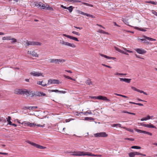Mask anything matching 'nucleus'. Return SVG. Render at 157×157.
Here are the masks:
<instances>
[{
    "label": "nucleus",
    "mask_w": 157,
    "mask_h": 157,
    "mask_svg": "<svg viewBox=\"0 0 157 157\" xmlns=\"http://www.w3.org/2000/svg\"><path fill=\"white\" fill-rule=\"evenodd\" d=\"M41 5H42V3H37L36 4V6L38 7H39L41 6Z\"/></svg>",
    "instance_id": "57"
},
{
    "label": "nucleus",
    "mask_w": 157,
    "mask_h": 157,
    "mask_svg": "<svg viewBox=\"0 0 157 157\" xmlns=\"http://www.w3.org/2000/svg\"><path fill=\"white\" fill-rule=\"evenodd\" d=\"M112 127H116V126H118L119 127H120V128H122V127H123L121 126V124H113L112 125Z\"/></svg>",
    "instance_id": "36"
},
{
    "label": "nucleus",
    "mask_w": 157,
    "mask_h": 157,
    "mask_svg": "<svg viewBox=\"0 0 157 157\" xmlns=\"http://www.w3.org/2000/svg\"><path fill=\"white\" fill-rule=\"evenodd\" d=\"M135 56H136V57H137V58H140V59H144V58H142V57H141L140 56L138 55L137 54H135Z\"/></svg>",
    "instance_id": "61"
},
{
    "label": "nucleus",
    "mask_w": 157,
    "mask_h": 157,
    "mask_svg": "<svg viewBox=\"0 0 157 157\" xmlns=\"http://www.w3.org/2000/svg\"><path fill=\"white\" fill-rule=\"evenodd\" d=\"M114 75H126V74H124V73H119L118 72H115L114 73Z\"/></svg>",
    "instance_id": "33"
},
{
    "label": "nucleus",
    "mask_w": 157,
    "mask_h": 157,
    "mask_svg": "<svg viewBox=\"0 0 157 157\" xmlns=\"http://www.w3.org/2000/svg\"><path fill=\"white\" fill-rule=\"evenodd\" d=\"M83 113H82V114H83L84 115H86L87 113L90 114H92V113L90 110L88 112H83Z\"/></svg>",
    "instance_id": "55"
},
{
    "label": "nucleus",
    "mask_w": 157,
    "mask_h": 157,
    "mask_svg": "<svg viewBox=\"0 0 157 157\" xmlns=\"http://www.w3.org/2000/svg\"><path fill=\"white\" fill-rule=\"evenodd\" d=\"M10 40H11V43L12 44H13L17 42V40L16 39L12 38L11 36V37Z\"/></svg>",
    "instance_id": "28"
},
{
    "label": "nucleus",
    "mask_w": 157,
    "mask_h": 157,
    "mask_svg": "<svg viewBox=\"0 0 157 157\" xmlns=\"http://www.w3.org/2000/svg\"><path fill=\"white\" fill-rule=\"evenodd\" d=\"M98 99L102 100L103 101H109L110 100L107 98L105 96H98V98H97Z\"/></svg>",
    "instance_id": "17"
},
{
    "label": "nucleus",
    "mask_w": 157,
    "mask_h": 157,
    "mask_svg": "<svg viewBox=\"0 0 157 157\" xmlns=\"http://www.w3.org/2000/svg\"><path fill=\"white\" fill-rule=\"evenodd\" d=\"M124 140H129L132 141H133L134 140V139L133 138H125L124 139Z\"/></svg>",
    "instance_id": "54"
},
{
    "label": "nucleus",
    "mask_w": 157,
    "mask_h": 157,
    "mask_svg": "<svg viewBox=\"0 0 157 157\" xmlns=\"http://www.w3.org/2000/svg\"><path fill=\"white\" fill-rule=\"evenodd\" d=\"M76 12L78 14H81L84 15H86V13L82 12V11L79 10H77Z\"/></svg>",
    "instance_id": "30"
},
{
    "label": "nucleus",
    "mask_w": 157,
    "mask_h": 157,
    "mask_svg": "<svg viewBox=\"0 0 157 157\" xmlns=\"http://www.w3.org/2000/svg\"><path fill=\"white\" fill-rule=\"evenodd\" d=\"M65 1L74 3H76V0H66Z\"/></svg>",
    "instance_id": "49"
},
{
    "label": "nucleus",
    "mask_w": 157,
    "mask_h": 157,
    "mask_svg": "<svg viewBox=\"0 0 157 157\" xmlns=\"http://www.w3.org/2000/svg\"><path fill=\"white\" fill-rule=\"evenodd\" d=\"M129 157H134L135 155L134 152H130L128 154Z\"/></svg>",
    "instance_id": "35"
},
{
    "label": "nucleus",
    "mask_w": 157,
    "mask_h": 157,
    "mask_svg": "<svg viewBox=\"0 0 157 157\" xmlns=\"http://www.w3.org/2000/svg\"><path fill=\"white\" fill-rule=\"evenodd\" d=\"M21 124H23L25 126H28L30 127H34L35 126H37L38 127H44L45 124L40 125L38 124H36L35 123H31L29 121H25L21 123Z\"/></svg>",
    "instance_id": "2"
},
{
    "label": "nucleus",
    "mask_w": 157,
    "mask_h": 157,
    "mask_svg": "<svg viewBox=\"0 0 157 157\" xmlns=\"http://www.w3.org/2000/svg\"><path fill=\"white\" fill-rule=\"evenodd\" d=\"M143 38L142 39L138 38V40H141V41H144V40H145V39H147L148 40L150 41H155L156 40L155 39L150 38L145 36H143Z\"/></svg>",
    "instance_id": "9"
},
{
    "label": "nucleus",
    "mask_w": 157,
    "mask_h": 157,
    "mask_svg": "<svg viewBox=\"0 0 157 157\" xmlns=\"http://www.w3.org/2000/svg\"><path fill=\"white\" fill-rule=\"evenodd\" d=\"M29 95H31L32 96H34L35 95V92L33 91H31L30 92L29 91Z\"/></svg>",
    "instance_id": "46"
},
{
    "label": "nucleus",
    "mask_w": 157,
    "mask_h": 157,
    "mask_svg": "<svg viewBox=\"0 0 157 157\" xmlns=\"http://www.w3.org/2000/svg\"><path fill=\"white\" fill-rule=\"evenodd\" d=\"M85 120H94V119L91 117H86L85 118Z\"/></svg>",
    "instance_id": "45"
},
{
    "label": "nucleus",
    "mask_w": 157,
    "mask_h": 157,
    "mask_svg": "<svg viewBox=\"0 0 157 157\" xmlns=\"http://www.w3.org/2000/svg\"><path fill=\"white\" fill-rule=\"evenodd\" d=\"M82 113H83V112H81L80 113H79L78 112H76L74 113V115L78 116L79 115H81V114H82Z\"/></svg>",
    "instance_id": "43"
},
{
    "label": "nucleus",
    "mask_w": 157,
    "mask_h": 157,
    "mask_svg": "<svg viewBox=\"0 0 157 157\" xmlns=\"http://www.w3.org/2000/svg\"><path fill=\"white\" fill-rule=\"evenodd\" d=\"M135 130L136 131L140 133H144V131L143 130H141L140 129H135Z\"/></svg>",
    "instance_id": "42"
},
{
    "label": "nucleus",
    "mask_w": 157,
    "mask_h": 157,
    "mask_svg": "<svg viewBox=\"0 0 157 157\" xmlns=\"http://www.w3.org/2000/svg\"><path fill=\"white\" fill-rule=\"evenodd\" d=\"M71 155L75 156H84V151H76L71 152Z\"/></svg>",
    "instance_id": "5"
},
{
    "label": "nucleus",
    "mask_w": 157,
    "mask_h": 157,
    "mask_svg": "<svg viewBox=\"0 0 157 157\" xmlns=\"http://www.w3.org/2000/svg\"><path fill=\"white\" fill-rule=\"evenodd\" d=\"M11 36H4L2 37V40H10V38Z\"/></svg>",
    "instance_id": "23"
},
{
    "label": "nucleus",
    "mask_w": 157,
    "mask_h": 157,
    "mask_svg": "<svg viewBox=\"0 0 157 157\" xmlns=\"http://www.w3.org/2000/svg\"><path fill=\"white\" fill-rule=\"evenodd\" d=\"M100 55L101 56L103 57H105V58H107V59H113V60L114 59H116L115 58L111 57H110V56H107L106 55H103V54H100Z\"/></svg>",
    "instance_id": "21"
},
{
    "label": "nucleus",
    "mask_w": 157,
    "mask_h": 157,
    "mask_svg": "<svg viewBox=\"0 0 157 157\" xmlns=\"http://www.w3.org/2000/svg\"><path fill=\"white\" fill-rule=\"evenodd\" d=\"M36 95L37 96H45L46 95V94L43 92H37L36 93Z\"/></svg>",
    "instance_id": "19"
},
{
    "label": "nucleus",
    "mask_w": 157,
    "mask_h": 157,
    "mask_svg": "<svg viewBox=\"0 0 157 157\" xmlns=\"http://www.w3.org/2000/svg\"><path fill=\"white\" fill-rule=\"evenodd\" d=\"M82 3L84 5H86L87 6H90L91 7H93V5H91L89 3H85V2H82Z\"/></svg>",
    "instance_id": "40"
},
{
    "label": "nucleus",
    "mask_w": 157,
    "mask_h": 157,
    "mask_svg": "<svg viewBox=\"0 0 157 157\" xmlns=\"http://www.w3.org/2000/svg\"><path fill=\"white\" fill-rule=\"evenodd\" d=\"M11 120V117L10 116H8L7 118V121L8 122L11 121L10 120Z\"/></svg>",
    "instance_id": "58"
},
{
    "label": "nucleus",
    "mask_w": 157,
    "mask_h": 157,
    "mask_svg": "<svg viewBox=\"0 0 157 157\" xmlns=\"http://www.w3.org/2000/svg\"><path fill=\"white\" fill-rule=\"evenodd\" d=\"M30 75L38 77L42 76V74L39 72L33 71L30 73Z\"/></svg>",
    "instance_id": "13"
},
{
    "label": "nucleus",
    "mask_w": 157,
    "mask_h": 157,
    "mask_svg": "<svg viewBox=\"0 0 157 157\" xmlns=\"http://www.w3.org/2000/svg\"><path fill=\"white\" fill-rule=\"evenodd\" d=\"M30 44H31V45L40 46L41 45V43L36 41H30Z\"/></svg>",
    "instance_id": "18"
},
{
    "label": "nucleus",
    "mask_w": 157,
    "mask_h": 157,
    "mask_svg": "<svg viewBox=\"0 0 157 157\" xmlns=\"http://www.w3.org/2000/svg\"><path fill=\"white\" fill-rule=\"evenodd\" d=\"M63 35L64 36L66 37H67L70 38V39H72L73 40H74L75 41H79V40H78V38L76 37L71 36H69L68 35H67L65 34H63Z\"/></svg>",
    "instance_id": "12"
},
{
    "label": "nucleus",
    "mask_w": 157,
    "mask_h": 157,
    "mask_svg": "<svg viewBox=\"0 0 157 157\" xmlns=\"http://www.w3.org/2000/svg\"><path fill=\"white\" fill-rule=\"evenodd\" d=\"M50 91L52 92H59V90H51Z\"/></svg>",
    "instance_id": "59"
},
{
    "label": "nucleus",
    "mask_w": 157,
    "mask_h": 157,
    "mask_svg": "<svg viewBox=\"0 0 157 157\" xmlns=\"http://www.w3.org/2000/svg\"><path fill=\"white\" fill-rule=\"evenodd\" d=\"M121 112L122 113H128V114H132V115H135V113L128 112L127 111H123Z\"/></svg>",
    "instance_id": "41"
},
{
    "label": "nucleus",
    "mask_w": 157,
    "mask_h": 157,
    "mask_svg": "<svg viewBox=\"0 0 157 157\" xmlns=\"http://www.w3.org/2000/svg\"><path fill=\"white\" fill-rule=\"evenodd\" d=\"M97 32L98 33H101L105 34H109V33H108V32H105V31H103V30H101V29H99L98 31Z\"/></svg>",
    "instance_id": "27"
},
{
    "label": "nucleus",
    "mask_w": 157,
    "mask_h": 157,
    "mask_svg": "<svg viewBox=\"0 0 157 157\" xmlns=\"http://www.w3.org/2000/svg\"><path fill=\"white\" fill-rule=\"evenodd\" d=\"M134 153H135V155H140L143 156H145L146 155H145V154H142L141 153L137 152H134Z\"/></svg>",
    "instance_id": "37"
},
{
    "label": "nucleus",
    "mask_w": 157,
    "mask_h": 157,
    "mask_svg": "<svg viewBox=\"0 0 157 157\" xmlns=\"http://www.w3.org/2000/svg\"><path fill=\"white\" fill-rule=\"evenodd\" d=\"M30 41H29L27 40L25 42V45L26 46H29L30 45H31V44H30Z\"/></svg>",
    "instance_id": "52"
},
{
    "label": "nucleus",
    "mask_w": 157,
    "mask_h": 157,
    "mask_svg": "<svg viewBox=\"0 0 157 157\" xmlns=\"http://www.w3.org/2000/svg\"><path fill=\"white\" fill-rule=\"evenodd\" d=\"M72 33L73 34H75L76 35L78 36L80 35V34L78 32H75V31H73L72 32Z\"/></svg>",
    "instance_id": "51"
},
{
    "label": "nucleus",
    "mask_w": 157,
    "mask_h": 157,
    "mask_svg": "<svg viewBox=\"0 0 157 157\" xmlns=\"http://www.w3.org/2000/svg\"><path fill=\"white\" fill-rule=\"evenodd\" d=\"M144 133L146 134L149 135L150 136H152V133H151L150 132H147V131H144Z\"/></svg>",
    "instance_id": "50"
},
{
    "label": "nucleus",
    "mask_w": 157,
    "mask_h": 157,
    "mask_svg": "<svg viewBox=\"0 0 157 157\" xmlns=\"http://www.w3.org/2000/svg\"><path fill=\"white\" fill-rule=\"evenodd\" d=\"M122 128L124 129L129 132H133V130L132 129H131L130 128H126L125 127H123Z\"/></svg>",
    "instance_id": "34"
},
{
    "label": "nucleus",
    "mask_w": 157,
    "mask_h": 157,
    "mask_svg": "<svg viewBox=\"0 0 157 157\" xmlns=\"http://www.w3.org/2000/svg\"><path fill=\"white\" fill-rule=\"evenodd\" d=\"M37 108V107L36 106H29L28 107V109L29 110H34V109Z\"/></svg>",
    "instance_id": "38"
},
{
    "label": "nucleus",
    "mask_w": 157,
    "mask_h": 157,
    "mask_svg": "<svg viewBox=\"0 0 157 157\" xmlns=\"http://www.w3.org/2000/svg\"><path fill=\"white\" fill-rule=\"evenodd\" d=\"M41 7L42 8V9H45L46 8V5H45L44 4H42L41 5Z\"/></svg>",
    "instance_id": "56"
},
{
    "label": "nucleus",
    "mask_w": 157,
    "mask_h": 157,
    "mask_svg": "<svg viewBox=\"0 0 157 157\" xmlns=\"http://www.w3.org/2000/svg\"><path fill=\"white\" fill-rule=\"evenodd\" d=\"M114 48L117 51L120 52L121 53L123 54L124 51H122V50H121L120 49H119V48H117L116 47H114Z\"/></svg>",
    "instance_id": "26"
},
{
    "label": "nucleus",
    "mask_w": 157,
    "mask_h": 157,
    "mask_svg": "<svg viewBox=\"0 0 157 157\" xmlns=\"http://www.w3.org/2000/svg\"><path fill=\"white\" fill-rule=\"evenodd\" d=\"M59 44L62 45L70 47L73 48H75L76 47V45L74 44L71 43L64 41H61V40H60L59 41Z\"/></svg>",
    "instance_id": "3"
},
{
    "label": "nucleus",
    "mask_w": 157,
    "mask_h": 157,
    "mask_svg": "<svg viewBox=\"0 0 157 157\" xmlns=\"http://www.w3.org/2000/svg\"><path fill=\"white\" fill-rule=\"evenodd\" d=\"M86 15L88 16V17H90L92 18H95V17L94 16L92 15H90V14H88V13H86Z\"/></svg>",
    "instance_id": "53"
},
{
    "label": "nucleus",
    "mask_w": 157,
    "mask_h": 157,
    "mask_svg": "<svg viewBox=\"0 0 157 157\" xmlns=\"http://www.w3.org/2000/svg\"><path fill=\"white\" fill-rule=\"evenodd\" d=\"M63 76L64 77L66 78H67V79H68L72 80H73L74 81H75V79L72 78H71V77H70L69 76H67L65 75H63Z\"/></svg>",
    "instance_id": "29"
},
{
    "label": "nucleus",
    "mask_w": 157,
    "mask_h": 157,
    "mask_svg": "<svg viewBox=\"0 0 157 157\" xmlns=\"http://www.w3.org/2000/svg\"><path fill=\"white\" fill-rule=\"evenodd\" d=\"M135 28L136 29H138L140 31H144V32H145L146 31V30H145V29H142V28H138L137 27H135Z\"/></svg>",
    "instance_id": "47"
},
{
    "label": "nucleus",
    "mask_w": 157,
    "mask_h": 157,
    "mask_svg": "<svg viewBox=\"0 0 157 157\" xmlns=\"http://www.w3.org/2000/svg\"><path fill=\"white\" fill-rule=\"evenodd\" d=\"M22 89H17L16 91V93L17 94H22Z\"/></svg>",
    "instance_id": "32"
},
{
    "label": "nucleus",
    "mask_w": 157,
    "mask_h": 157,
    "mask_svg": "<svg viewBox=\"0 0 157 157\" xmlns=\"http://www.w3.org/2000/svg\"><path fill=\"white\" fill-rule=\"evenodd\" d=\"M73 7L72 6H70L69 7H67V9H68L69 12L70 13H71L73 9Z\"/></svg>",
    "instance_id": "39"
},
{
    "label": "nucleus",
    "mask_w": 157,
    "mask_h": 157,
    "mask_svg": "<svg viewBox=\"0 0 157 157\" xmlns=\"http://www.w3.org/2000/svg\"><path fill=\"white\" fill-rule=\"evenodd\" d=\"M59 83H61V82H60V81L57 79H49L48 81V84H59Z\"/></svg>",
    "instance_id": "10"
},
{
    "label": "nucleus",
    "mask_w": 157,
    "mask_h": 157,
    "mask_svg": "<svg viewBox=\"0 0 157 157\" xmlns=\"http://www.w3.org/2000/svg\"><path fill=\"white\" fill-rule=\"evenodd\" d=\"M59 93H60L64 94L66 93L67 92L65 91H63V90L59 91Z\"/></svg>",
    "instance_id": "64"
},
{
    "label": "nucleus",
    "mask_w": 157,
    "mask_h": 157,
    "mask_svg": "<svg viewBox=\"0 0 157 157\" xmlns=\"http://www.w3.org/2000/svg\"><path fill=\"white\" fill-rule=\"evenodd\" d=\"M123 22L126 24L133 27L134 26L132 25H135L139 23L140 21L137 18L134 19H126L123 20Z\"/></svg>",
    "instance_id": "1"
},
{
    "label": "nucleus",
    "mask_w": 157,
    "mask_h": 157,
    "mask_svg": "<svg viewBox=\"0 0 157 157\" xmlns=\"http://www.w3.org/2000/svg\"><path fill=\"white\" fill-rule=\"evenodd\" d=\"M101 65H102L103 66H105V67H108V68H111V67L110 66H108V65H105V64H102Z\"/></svg>",
    "instance_id": "62"
},
{
    "label": "nucleus",
    "mask_w": 157,
    "mask_h": 157,
    "mask_svg": "<svg viewBox=\"0 0 157 157\" xmlns=\"http://www.w3.org/2000/svg\"><path fill=\"white\" fill-rule=\"evenodd\" d=\"M22 94H25V95H28L29 94V91H28L26 89H24V90H22Z\"/></svg>",
    "instance_id": "24"
},
{
    "label": "nucleus",
    "mask_w": 157,
    "mask_h": 157,
    "mask_svg": "<svg viewBox=\"0 0 157 157\" xmlns=\"http://www.w3.org/2000/svg\"><path fill=\"white\" fill-rule=\"evenodd\" d=\"M135 50L139 54L143 55L146 53V51L142 48H137Z\"/></svg>",
    "instance_id": "11"
},
{
    "label": "nucleus",
    "mask_w": 157,
    "mask_h": 157,
    "mask_svg": "<svg viewBox=\"0 0 157 157\" xmlns=\"http://www.w3.org/2000/svg\"><path fill=\"white\" fill-rule=\"evenodd\" d=\"M151 119V117H150V116L149 115H147L146 117H145L144 118H142L141 119V121H146L147 120H149Z\"/></svg>",
    "instance_id": "22"
},
{
    "label": "nucleus",
    "mask_w": 157,
    "mask_h": 157,
    "mask_svg": "<svg viewBox=\"0 0 157 157\" xmlns=\"http://www.w3.org/2000/svg\"><path fill=\"white\" fill-rule=\"evenodd\" d=\"M44 82V81H38L37 82V84L38 85H41L42 83Z\"/></svg>",
    "instance_id": "63"
},
{
    "label": "nucleus",
    "mask_w": 157,
    "mask_h": 157,
    "mask_svg": "<svg viewBox=\"0 0 157 157\" xmlns=\"http://www.w3.org/2000/svg\"><path fill=\"white\" fill-rule=\"evenodd\" d=\"M86 83L87 84L89 85H90L92 84V82L91 81L90 79H88L86 80Z\"/></svg>",
    "instance_id": "31"
},
{
    "label": "nucleus",
    "mask_w": 157,
    "mask_h": 157,
    "mask_svg": "<svg viewBox=\"0 0 157 157\" xmlns=\"http://www.w3.org/2000/svg\"><path fill=\"white\" fill-rule=\"evenodd\" d=\"M46 10H52V11L54 10L53 8L52 7H50L49 5H48V4H46Z\"/></svg>",
    "instance_id": "25"
},
{
    "label": "nucleus",
    "mask_w": 157,
    "mask_h": 157,
    "mask_svg": "<svg viewBox=\"0 0 157 157\" xmlns=\"http://www.w3.org/2000/svg\"><path fill=\"white\" fill-rule=\"evenodd\" d=\"M123 49L124 50L126 51V52H129V53H132L133 52L132 51H130V50L127 49L126 48H123Z\"/></svg>",
    "instance_id": "48"
},
{
    "label": "nucleus",
    "mask_w": 157,
    "mask_h": 157,
    "mask_svg": "<svg viewBox=\"0 0 157 157\" xmlns=\"http://www.w3.org/2000/svg\"><path fill=\"white\" fill-rule=\"evenodd\" d=\"M131 89L134 91L139 92L140 93H142L145 95H147V94L146 92H144V91L143 90H140L139 89H138L132 86L131 87Z\"/></svg>",
    "instance_id": "15"
},
{
    "label": "nucleus",
    "mask_w": 157,
    "mask_h": 157,
    "mask_svg": "<svg viewBox=\"0 0 157 157\" xmlns=\"http://www.w3.org/2000/svg\"><path fill=\"white\" fill-rule=\"evenodd\" d=\"M28 54L33 57H38L39 55L35 51L30 50L28 51Z\"/></svg>",
    "instance_id": "8"
},
{
    "label": "nucleus",
    "mask_w": 157,
    "mask_h": 157,
    "mask_svg": "<svg viewBox=\"0 0 157 157\" xmlns=\"http://www.w3.org/2000/svg\"><path fill=\"white\" fill-rule=\"evenodd\" d=\"M29 144L31 145H32L40 149H44L46 148V147H43L42 146L38 144H36L34 142H31L30 141H28L27 142Z\"/></svg>",
    "instance_id": "7"
},
{
    "label": "nucleus",
    "mask_w": 157,
    "mask_h": 157,
    "mask_svg": "<svg viewBox=\"0 0 157 157\" xmlns=\"http://www.w3.org/2000/svg\"><path fill=\"white\" fill-rule=\"evenodd\" d=\"M51 63H55L59 64V63H62L65 61V60L63 59H51L49 60Z\"/></svg>",
    "instance_id": "4"
},
{
    "label": "nucleus",
    "mask_w": 157,
    "mask_h": 157,
    "mask_svg": "<svg viewBox=\"0 0 157 157\" xmlns=\"http://www.w3.org/2000/svg\"><path fill=\"white\" fill-rule=\"evenodd\" d=\"M140 124L141 125L145 127H147L149 128H156L155 127L152 125V124H144L143 123H140Z\"/></svg>",
    "instance_id": "14"
},
{
    "label": "nucleus",
    "mask_w": 157,
    "mask_h": 157,
    "mask_svg": "<svg viewBox=\"0 0 157 157\" xmlns=\"http://www.w3.org/2000/svg\"><path fill=\"white\" fill-rule=\"evenodd\" d=\"M119 79H120V81L128 83H130L131 80V79L127 78H119Z\"/></svg>",
    "instance_id": "16"
},
{
    "label": "nucleus",
    "mask_w": 157,
    "mask_h": 157,
    "mask_svg": "<svg viewBox=\"0 0 157 157\" xmlns=\"http://www.w3.org/2000/svg\"><path fill=\"white\" fill-rule=\"evenodd\" d=\"M96 156L97 155L92 154L91 153L89 152H84V156Z\"/></svg>",
    "instance_id": "20"
},
{
    "label": "nucleus",
    "mask_w": 157,
    "mask_h": 157,
    "mask_svg": "<svg viewBox=\"0 0 157 157\" xmlns=\"http://www.w3.org/2000/svg\"><path fill=\"white\" fill-rule=\"evenodd\" d=\"M108 136L105 132H98L94 134V136L96 137H105Z\"/></svg>",
    "instance_id": "6"
},
{
    "label": "nucleus",
    "mask_w": 157,
    "mask_h": 157,
    "mask_svg": "<svg viewBox=\"0 0 157 157\" xmlns=\"http://www.w3.org/2000/svg\"><path fill=\"white\" fill-rule=\"evenodd\" d=\"M131 148L132 149H140L141 147L138 146H132L131 147Z\"/></svg>",
    "instance_id": "44"
},
{
    "label": "nucleus",
    "mask_w": 157,
    "mask_h": 157,
    "mask_svg": "<svg viewBox=\"0 0 157 157\" xmlns=\"http://www.w3.org/2000/svg\"><path fill=\"white\" fill-rule=\"evenodd\" d=\"M151 11L152 13L153 14H154L155 15H156L157 13V12H156V11H155V10H152Z\"/></svg>",
    "instance_id": "60"
}]
</instances>
